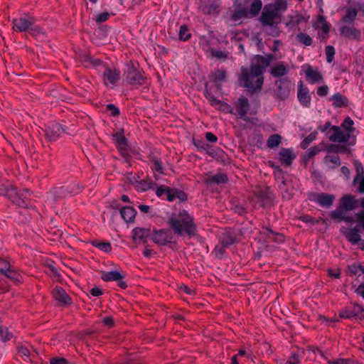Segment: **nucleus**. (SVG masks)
<instances>
[{
	"label": "nucleus",
	"mask_w": 364,
	"mask_h": 364,
	"mask_svg": "<svg viewBox=\"0 0 364 364\" xmlns=\"http://www.w3.org/2000/svg\"><path fill=\"white\" fill-rule=\"evenodd\" d=\"M263 72L262 67L257 65H252L250 71L242 70L241 80L243 82V86L247 88L250 92L253 93L261 90L263 84Z\"/></svg>",
	"instance_id": "f03ea898"
},
{
	"label": "nucleus",
	"mask_w": 364,
	"mask_h": 364,
	"mask_svg": "<svg viewBox=\"0 0 364 364\" xmlns=\"http://www.w3.org/2000/svg\"><path fill=\"white\" fill-rule=\"evenodd\" d=\"M315 136L313 134H310L306 137H305L303 141L301 142V148L303 149H306L309 144L315 139Z\"/></svg>",
	"instance_id": "0e129e2a"
},
{
	"label": "nucleus",
	"mask_w": 364,
	"mask_h": 364,
	"mask_svg": "<svg viewBox=\"0 0 364 364\" xmlns=\"http://www.w3.org/2000/svg\"><path fill=\"white\" fill-rule=\"evenodd\" d=\"M278 187L279 190L283 193L284 198H286L288 200L291 199L292 194L289 192L287 181H282L281 183H278Z\"/></svg>",
	"instance_id": "864d4df0"
},
{
	"label": "nucleus",
	"mask_w": 364,
	"mask_h": 364,
	"mask_svg": "<svg viewBox=\"0 0 364 364\" xmlns=\"http://www.w3.org/2000/svg\"><path fill=\"white\" fill-rule=\"evenodd\" d=\"M237 238L235 235L232 233H226L222 237L220 238L219 242H220L227 249L230 246L237 243Z\"/></svg>",
	"instance_id": "473e14b6"
},
{
	"label": "nucleus",
	"mask_w": 364,
	"mask_h": 364,
	"mask_svg": "<svg viewBox=\"0 0 364 364\" xmlns=\"http://www.w3.org/2000/svg\"><path fill=\"white\" fill-rule=\"evenodd\" d=\"M267 6L274 11L278 16H279L280 13L285 11L287 9L286 0H276L274 3L268 4Z\"/></svg>",
	"instance_id": "c85d7f7f"
},
{
	"label": "nucleus",
	"mask_w": 364,
	"mask_h": 364,
	"mask_svg": "<svg viewBox=\"0 0 364 364\" xmlns=\"http://www.w3.org/2000/svg\"><path fill=\"white\" fill-rule=\"evenodd\" d=\"M279 160L286 166L291 165L294 160L296 159V155L294 154L292 149L282 148L279 152Z\"/></svg>",
	"instance_id": "4be33fe9"
},
{
	"label": "nucleus",
	"mask_w": 364,
	"mask_h": 364,
	"mask_svg": "<svg viewBox=\"0 0 364 364\" xmlns=\"http://www.w3.org/2000/svg\"><path fill=\"white\" fill-rule=\"evenodd\" d=\"M12 26L14 31L17 32H28L33 36L45 34L42 28L36 23L35 18L29 15L14 18Z\"/></svg>",
	"instance_id": "20e7f679"
},
{
	"label": "nucleus",
	"mask_w": 364,
	"mask_h": 364,
	"mask_svg": "<svg viewBox=\"0 0 364 364\" xmlns=\"http://www.w3.org/2000/svg\"><path fill=\"white\" fill-rule=\"evenodd\" d=\"M273 59V55L269 54L267 57L263 55H257V61L259 64L258 66L262 67V70L265 68H267L270 65V62Z\"/></svg>",
	"instance_id": "c03bdc74"
},
{
	"label": "nucleus",
	"mask_w": 364,
	"mask_h": 364,
	"mask_svg": "<svg viewBox=\"0 0 364 364\" xmlns=\"http://www.w3.org/2000/svg\"><path fill=\"white\" fill-rule=\"evenodd\" d=\"M354 122L353 120L350 117H347L344 119L343 122L341 125V129L343 128L346 130L347 133H349L350 134L351 133L354 132L355 128L353 127Z\"/></svg>",
	"instance_id": "ea45409f"
},
{
	"label": "nucleus",
	"mask_w": 364,
	"mask_h": 364,
	"mask_svg": "<svg viewBox=\"0 0 364 364\" xmlns=\"http://www.w3.org/2000/svg\"><path fill=\"white\" fill-rule=\"evenodd\" d=\"M63 193L70 195H75L81 191V186L77 183H71L68 186L61 187Z\"/></svg>",
	"instance_id": "58836bf2"
},
{
	"label": "nucleus",
	"mask_w": 364,
	"mask_h": 364,
	"mask_svg": "<svg viewBox=\"0 0 364 364\" xmlns=\"http://www.w3.org/2000/svg\"><path fill=\"white\" fill-rule=\"evenodd\" d=\"M357 200L351 195H345L341 198L340 205L346 211H350L355 209Z\"/></svg>",
	"instance_id": "393cba45"
},
{
	"label": "nucleus",
	"mask_w": 364,
	"mask_h": 364,
	"mask_svg": "<svg viewBox=\"0 0 364 364\" xmlns=\"http://www.w3.org/2000/svg\"><path fill=\"white\" fill-rule=\"evenodd\" d=\"M358 15L357 9L354 8H348L346 14L341 18V21L344 23L352 24Z\"/></svg>",
	"instance_id": "7c9ffc66"
},
{
	"label": "nucleus",
	"mask_w": 364,
	"mask_h": 364,
	"mask_svg": "<svg viewBox=\"0 0 364 364\" xmlns=\"http://www.w3.org/2000/svg\"><path fill=\"white\" fill-rule=\"evenodd\" d=\"M191 36L188 28L186 25H181L180 26L178 38L182 41H187Z\"/></svg>",
	"instance_id": "de8ad7c7"
},
{
	"label": "nucleus",
	"mask_w": 364,
	"mask_h": 364,
	"mask_svg": "<svg viewBox=\"0 0 364 364\" xmlns=\"http://www.w3.org/2000/svg\"><path fill=\"white\" fill-rule=\"evenodd\" d=\"M4 275L6 276L9 279H11L12 282H14L16 284L21 283V281H22L21 275L18 272H17L13 267H11Z\"/></svg>",
	"instance_id": "4c0bfd02"
},
{
	"label": "nucleus",
	"mask_w": 364,
	"mask_h": 364,
	"mask_svg": "<svg viewBox=\"0 0 364 364\" xmlns=\"http://www.w3.org/2000/svg\"><path fill=\"white\" fill-rule=\"evenodd\" d=\"M324 163L328 165L329 168L335 169L340 166L341 159L338 155H327L324 158Z\"/></svg>",
	"instance_id": "72a5a7b5"
},
{
	"label": "nucleus",
	"mask_w": 364,
	"mask_h": 364,
	"mask_svg": "<svg viewBox=\"0 0 364 364\" xmlns=\"http://www.w3.org/2000/svg\"><path fill=\"white\" fill-rule=\"evenodd\" d=\"M251 18L250 16L248 8L247 7H243L242 9L235 11V12L232 15V19L235 21H238L242 18Z\"/></svg>",
	"instance_id": "e433bc0d"
},
{
	"label": "nucleus",
	"mask_w": 364,
	"mask_h": 364,
	"mask_svg": "<svg viewBox=\"0 0 364 364\" xmlns=\"http://www.w3.org/2000/svg\"><path fill=\"white\" fill-rule=\"evenodd\" d=\"M91 58L92 55L85 51L82 52L79 55L80 60L85 65V67L86 65H89Z\"/></svg>",
	"instance_id": "774afa93"
},
{
	"label": "nucleus",
	"mask_w": 364,
	"mask_h": 364,
	"mask_svg": "<svg viewBox=\"0 0 364 364\" xmlns=\"http://www.w3.org/2000/svg\"><path fill=\"white\" fill-rule=\"evenodd\" d=\"M173 194L175 199L178 198L180 201H185L187 200L188 196L183 191L178 188H173Z\"/></svg>",
	"instance_id": "338daca9"
},
{
	"label": "nucleus",
	"mask_w": 364,
	"mask_h": 364,
	"mask_svg": "<svg viewBox=\"0 0 364 364\" xmlns=\"http://www.w3.org/2000/svg\"><path fill=\"white\" fill-rule=\"evenodd\" d=\"M126 274L124 272L110 271L103 272L101 274V279L105 282H116L118 287L122 289L127 288L128 285L124 279Z\"/></svg>",
	"instance_id": "1a4fd4ad"
},
{
	"label": "nucleus",
	"mask_w": 364,
	"mask_h": 364,
	"mask_svg": "<svg viewBox=\"0 0 364 364\" xmlns=\"http://www.w3.org/2000/svg\"><path fill=\"white\" fill-rule=\"evenodd\" d=\"M193 144L198 151H203V149H208V144L202 138H193Z\"/></svg>",
	"instance_id": "09e8293b"
},
{
	"label": "nucleus",
	"mask_w": 364,
	"mask_h": 364,
	"mask_svg": "<svg viewBox=\"0 0 364 364\" xmlns=\"http://www.w3.org/2000/svg\"><path fill=\"white\" fill-rule=\"evenodd\" d=\"M282 137L277 134L271 135L267 141V146L269 149L277 147L281 143Z\"/></svg>",
	"instance_id": "a18cd8bd"
},
{
	"label": "nucleus",
	"mask_w": 364,
	"mask_h": 364,
	"mask_svg": "<svg viewBox=\"0 0 364 364\" xmlns=\"http://www.w3.org/2000/svg\"><path fill=\"white\" fill-rule=\"evenodd\" d=\"M120 79V71L115 68H110L109 65H104L102 80L106 86H115Z\"/></svg>",
	"instance_id": "9d476101"
},
{
	"label": "nucleus",
	"mask_w": 364,
	"mask_h": 364,
	"mask_svg": "<svg viewBox=\"0 0 364 364\" xmlns=\"http://www.w3.org/2000/svg\"><path fill=\"white\" fill-rule=\"evenodd\" d=\"M331 130L333 134L329 136V139L333 142L347 143L350 139V134L343 131L340 127L333 125Z\"/></svg>",
	"instance_id": "f3484780"
},
{
	"label": "nucleus",
	"mask_w": 364,
	"mask_h": 364,
	"mask_svg": "<svg viewBox=\"0 0 364 364\" xmlns=\"http://www.w3.org/2000/svg\"><path fill=\"white\" fill-rule=\"evenodd\" d=\"M4 196L10 200L13 204L19 208H28V203L26 200L21 199L20 192L18 188L14 186H10L5 189Z\"/></svg>",
	"instance_id": "9b49d317"
},
{
	"label": "nucleus",
	"mask_w": 364,
	"mask_h": 364,
	"mask_svg": "<svg viewBox=\"0 0 364 364\" xmlns=\"http://www.w3.org/2000/svg\"><path fill=\"white\" fill-rule=\"evenodd\" d=\"M339 31L341 36L347 38L360 40L361 37L360 31L353 26L343 25L340 27Z\"/></svg>",
	"instance_id": "aec40b11"
},
{
	"label": "nucleus",
	"mask_w": 364,
	"mask_h": 364,
	"mask_svg": "<svg viewBox=\"0 0 364 364\" xmlns=\"http://www.w3.org/2000/svg\"><path fill=\"white\" fill-rule=\"evenodd\" d=\"M151 230L148 228H134L132 230V238L135 242H141L143 244L147 242L148 238L151 239Z\"/></svg>",
	"instance_id": "dca6fc26"
},
{
	"label": "nucleus",
	"mask_w": 364,
	"mask_h": 364,
	"mask_svg": "<svg viewBox=\"0 0 364 364\" xmlns=\"http://www.w3.org/2000/svg\"><path fill=\"white\" fill-rule=\"evenodd\" d=\"M227 73L225 70L215 69L211 71L209 78L210 80L215 84L218 90H221L222 83L225 81Z\"/></svg>",
	"instance_id": "6ab92c4d"
},
{
	"label": "nucleus",
	"mask_w": 364,
	"mask_h": 364,
	"mask_svg": "<svg viewBox=\"0 0 364 364\" xmlns=\"http://www.w3.org/2000/svg\"><path fill=\"white\" fill-rule=\"evenodd\" d=\"M108 65L107 63H104L100 59L95 58L94 57L92 56L89 65H86V67L87 68L93 67L95 68H104V65Z\"/></svg>",
	"instance_id": "6e6d98bb"
},
{
	"label": "nucleus",
	"mask_w": 364,
	"mask_h": 364,
	"mask_svg": "<svg viewBox=\"0 0 364 364\" xmlns=\"http://www.w3.org/2000/svg\"><path fill=\"white\" fill-rule=\"evenodd\" d=\"M297 98L300 104L304 107L309 108L311 107V95L308 87H304L303 82L300 81L297 90Z\"/></svg>",
	"instance_id": "a211bd4d"
},
{
	"label": "nucleus",
	"mask_w": 364,
	"mask_h": 364,
	"mask_svg": "<svg viewBox=\"0 0 364 364\" xmlns=\"http://www.w3.org/2000/svg\"><path fill=\"white\" fill-rule=\"evenodd\" d=\"M297 41L304 45L305 46H309L313 43L312 38L305 33H299L296 35Z\"/></svg>",
	"instance_id": "49530a36"
},
{
	"label": "nucleus",
	"mask_w": 364,
	"mask_h": 364,
	"mask_svg": "<svg viewBox=\"0 0 364 364\" xmlns=\"http://www.w3.org/2000/svg\"><path fill=\"white\" fill-rule=\"evenodd\" d=\"M210 53L213 57L218 59H226L228 58V53L225 51L215 50L212 48Z\"/></svg>",
	"instance_id": "69168bd1"
},
{
	"label": "nucleus",
	"mask_w": 364,
	"mask_h": 364,
	"mask_svg": "<svg viewBox=\"0 0 364 364\" xmlns=\"http://www.w3.org/2000/svg\"><path fill=\"white\" fill-rule=\"evenodd\" d=\"M151 161L153 164V168L159 173H164L162 161L156 156H153L151 157Z\"/></svg>",
	"instance_id": "3c124183"
},
{
	"label": "nucleus",
	"mask_w": 364,
	"mask_h": 364,
	"mask_svg": "<svg viewBox=\"0 0 364 364\" xmlns=\"http://www.w3.org/2000/svg\"><path fill=\"white\" fill-rule=\"evenodd\" d=\"M92 244L94 247L106 253H108L112 250V246L109 242H100L99 240H94L92 241Z\"/></svg>",
	"instance_id": "79ce46f5"
},
{
	"label": "nucleus",
	"mask_w": 364,
	"mask_h": 364,
	"mask_svg": "<svg viewBox=\"0 0 364 364\" xmlns=\"http://www.w3.org/2000/svg\"><path fill=\"white\" fill-rule=\"evenodd\" d=\"M11 265L6 259L0 258V273L3 275L8 272L11 268Z\"/></svg>",
	"instance_id": "680f3d73"
},
{
	"label": "nucleus",
	"mask_w": 364,
	"mask_h": 364,
	"mask_svg": "<svg viewBox=\"0 0 364 364\" xmlns=\"http://www.w3.org/2000/svg\"><path fill=\"white\" fill-rule=\"evenodd\" d=\"M112 136L115 140L117 147L120 146V148H122V146H127L128 141L124 136V129H120L119 131L114 134Z\"/></svg>",
	"instance_id": "c9c22d12"
},
{
	"label": "nucleus",
	"mask_w": 364,
	"mask_h": 364,
	"mask_svg": "<svg viewBox=\"0 0 364 364\" xmlns=\"http://www.w3.org/2000/svg\"><path fill=\"white\" fill-rule=\"evenodd\" d=\"M275 85L277 86L278 97L282 100L287 99L290 94L291 88V81L287 77H284L277 80Z\"/></svg>",
	"instance_id": "2eb2a0df"
},
{
	"label": "nucleus",
	"mask_w": 364,
	"mask_h": 364,
	"mask_svg": "<svg viewBox=\"0 0 364 364\" xmlns=\"http://www.w3.org/2000/svg\"><path fill=\"white\" fill-rule=\"evenodd\" d=\"M17 353L19 356L23 358L24 360L29 358L30 351L29 350L23 346L17 347Z\"/></svg>",
	"instance_id": "e2e57ef3"
},
{
	"label": "nucleus",
	"mask_w": 364,
	"mask_h": 364,
	"mask_svg": "<svg viewBox=\"0 0 364 364\" xmlns=\"http://www.w3.org/2000/svg\"><path fill=\"white\" fill-rule=\"evenodd\" d=\"M305 21L304 17L301 14H296L291 16L290 21L287 25H291L293 26H299L300 23Z\"/></svg>",
	"instance_id": "052dcab7"
},
{
	"label": "nucleus",
	"mask_w": 364,
	"mask_h": 364,
	"mask_svg": "<svg viewBox=\"0 0 364 364\" xmlns=\"http://www.w3.org/2000/svg\"><path fill=\"white\" fill-rule=\"evenodd\" d=\"M167 224L173 232L179 236L186 234L189 238H191L197 232L193 216L184 209L179 210L178 213H173L168 218Z\"/></svg>",
	"instance_id": "f257e3e1"
},
{
	"label": "nucleus",
	"mask_w": 364,
	"mask_h": 364,
	"mask_svg": "<svg viewBox=\"0 0 364 364\" xmlns=\"http://www.w3.org/2000/svg\"><path fill=\"white\" fill-rule=\"evenodd\" d=\"M289 72L288 66L284 61L278 62L270 70V74L274 77H281L286 75Z\"/></svg>",
	"instance_id": "b1692460"
},
{
	"label": "nucleus",
	"mask_w": 364,
	"mask_h": 364,
	"mask_svg": "<svg viewBox=\"0 0 364 364\" xmlns=\"http://www.w3.org/2000/svg\"><path fill=\"white\" fill-rule=\"evenodd\" d=\"M330 100L335 108L346 107L348 105V98L339 92L333 95Z\"/></svg>",
	"instance_id": "bb28decb"
},
{
	"label": "nucleus",
	"mask_w": 364,
	"mask_h": 364,
	"mask_svg": "<svg viewBox=\"0 0 364 364\" xmlns=\"http://www.w3.org/2000/svg\"><path fill=\"white\" fill-rule=\"evenodd\" d=\"M228 176L225 173H218L213 176H210L206 178V183L208 184H222L228 182Z\"/></svg>",
	"instance_id": "c756f323"
},
{
	"label": "nucleus",
	"mask_w": 364,
	"mask_h": 364,
	"mask_svg": "<svg viewBox=\"0 0 364 364\" xmlns=\"http://www.w3.org/2000/svg\"><path fill=\"white\" fill-rule=\"evenodd\" d=\"M68 128L58 122L49 123L45 129V136L50 141H57L63 133L67 132Z\"/></svg>",
	"instance_id": "6e6552de"
},
{
	"label": "nucleus",
	"mask_w": 364,
	"mask_h": 364,
	"mask_svg": "<svg viewBox=\"0 0 364 364\" xmlns=\"http://www.w3.org/2000/svg\"><path fill=\"white\" fill-rule=\"evenodd\" d=\"M262 8V2L261 0H252L250 6L248 9L250 16L252 18L257 16L260 12Z\"/></svg>",
	"instance_id": "f704fd0d"
},
{
	"label": "nucleus",
	"mask_w": 364,
	"mask_h": 364,
	"mask_svg": "<svg viewBox=\"0 0 364 364\" xmlns=\"http://www.w3.org/2000/svg\"><path fill=\"white\" fill-rule=\"evenodd\" d=\"M277 17H279L278 15L267 5L264 7L259 17V21L262 25L263 26H269L271 30L267 33L274 37L279 35L277 23L274 21Z\"/></svg>",
	"instance_id": "39448f33"
},
{
	"label": "nucleus",
	"mask_w": 364,
	"mask_h": 364,
	"mask_svg": "<svg viewBox=\"0 0 364 364\" xmlns=\"http://www.w3.org/2000/svg\"><path fill=\"white\" fill-rule=\"evenodd\" d=\"M105 109L111 117H118L120 114V109L114 104L106 105Z\"/></svg>",
	"instance_id": "603ef678"
},
{
	"label": "nucleus",
	"mask_w": 364,
	"mask_h": 364,
	"mask_svg": "<svg viewBox=\"0 0 364 364\" xmlns=\"http://www.w3.org/2000/svg\"><path fill=\"white\" fill-rule=\"evenodd\" d=\"M306 80L311 83L314 84L319 82L323 80L321 73L318 70H314L311 66H309L305 71Z\"/></svg>",
	"instance_id": "a878e982"
},
{
	"label": "nucleus",
	"mask_w": 364,
	"mask_h": 364,
	"mask_svg": "<svg viewBox=\"0 0 364 364\" xmlns=\"http://www.w3.org/2000/svg\"><path fill=\"white\" fill-rule=\"evenodd\" d=\"M325 52L326 56V61L328 63H332L336 53V50L334 47L333 46H326L325 48Z\"/></svg>",
	"instance_id": "5fc2aeb1"
},
{
	"label": "nucleus",
	"mask_w": 364,
	"mask_h": 364,
	"mask_svg": "<svg viewBox=\"0 0 364 364\" xmlns=\"http://www.w3.org/2000/svg\"><path fill=\"white\" fill-rule=\"evenodd\" d=\"M250 107L248 99L244 96L240 97L235 102L236 113L240 119L247 122L250 121V118L247 116Z\"/></svg>",
	"instance_id": "4468645a"
},
{
	"label": "nucleus",
	"mask_w": 364,
	"mask_h": 364,
	"mask_svg": "<svg viewBox=\"0 0 364 364\" xmlns=\"http://www.w3.org/2000/svg\"><path fill=\"white\" fill-rule=\"evenodd\" d=\"M125 82L134 88L141 86L147 87L149 83L148 76L142 69H139L136 64L130 61L124 73Z\"/></svg>",
	"instance_id": "7ed1b4c3"
},
{
	"label": "nucleus",
	"mask_w": 364,
	"mask_h": 364,
	"mask_svg": "<svg viewBox=\"0 0 364 364\" xmlns=\"http://www.w3.org/2000/svg\"><path fill=\"white\" fill-rule=\"evenodd\" d=\"M356 176L353 179L354 184H357L359 179H360L364 173V168L361 163L355 164Z\"/></svg>",
	"instance_id": "13d9d810"
},
{
	"label": "nucleus",
	"mask_w": 364,
	"mask_h": 364,
	"mask_svg": "<svg viewBox=\"0 0 364 364\" xmlns=\"http://www.w3.org/2000/svg\"><path fill=\"white\" fill-rule=\"evenodd\" d=\"M363 266L360 263H353L347 267V274L349 276L356 275L359 272L363 273Z\"/></svg>",
	"instance_id": "37998d69"
},
{
	"label": "nucleus",
	"mask_w": 364,
	"mask_h": 364,
	"mask_svg": "<svg viewBox=\"0 0 364 364\" xmlns=\"http://www.w3.org/2000/svg\"><path fill=\"white\" fill-rule=\"evenodd\" d=\"M339 316L345 319L364 320V307L357 303H353L352 308L346 307L339 311Z\"/></svg>",
	"instance_id": "423d86ee"
},
{
	"label": "nucleus",
	"mask_w": 364,
	"mask_h": 364,
	"mask_svg": "<svg viewBox=\"0 0 364 364\" xmlns=\"http://www.w3.org/2000/svg\"><path fill=\"white\" fill-rule=\"evenodd\" d=\"M156 186L155 182H147V181H141L138 185V189L142 191H146L150 189H154Z\"/></svg>",
	"instance_id": "bf43d9fd"
},
{
	"label": "nucleus",
	"mask_w": 364,
	"mask_h": 364,
	"mask_svg": "<svg viewBox=\"0 0 364 364\" xmlns=\"http://www.w3.org/2000/svg\"><path fill=\"white\" fill-rule=\"evenodd\" d=\"M227 248L225 247L220 242H219L218 245H215L214 248V251L215 252L216 257L223 259H225L227 257L226 254V250Z\"/></svg>",
	"instance_id": "8fccbe9b"
},
{
	"label": "nucleus",
	"mask_w": 364,
	"mask_h": 364,
	"mask_svg": "<svg viewBox=\"0 0 364 364\" xmlns=\"http://www.w3.org/2000/svg\"><path fill=\"white\" fill-rule=\"evenodd\" d=\"M263 231L265 237L271 241L277 243L284 242V235L282 234L276 232L269 228H264Z\"/></svg>",
	"instance_id": "cd10ccee"
},
{
	"label": "nucleus",
	"mask_w": 364,
	"mask_h": 364,
	"mask_svg": "<svg viewBox=\"0 0 364 364\" xmlns=\"http://www.w3.org/2000/svg\"><path fill=\"white\" fill-rule=\"evenodd\" d=\"M329 151H332L334 153H346L348 151V149L345 145L341 144H331L329 146Z\"/></svg>",
	"instance_id": "4d7b16f0"
},
{
	"label": "nucleus",
	"mask_w": 364,
	"mask_h": 364,
	"mask_svg": "<svg viewBox=\"0 0 364 364\" xmlns=\"http://www.w3.org/2000/svg\"><path fill=\"white\" fill-rule=\"evenodd\" d=\"M54 299L57 301L59 306L65 307L73 303L71 297L60 286H56L51 291Z\"/></svg>",
	"instance_id": "ddd939ff"
},
{
	"label": "nucleus",
	"mask_w": 364,
	"mask_h": 364,
	"mask_svg": "<svg viewBox=\"0 0 364 364\" xmlns=\"http://www.w3.org/2000/svg\"><path fill=\"white\" fill-rule=\"evenodd\" d=\"M360 232V227L357 225L354 228L347 229L344 232V235L348 242L353 245H356L361 240Z\"/></svg>",
	"instance_id": "412c9836"
},
{
	"label": "nucleus",
	"mask_w": 364,
	"mask_h": 364,
	"mask_svg": "<svg viewBox=\"0 0 364 364\" xmlns=\"http://www.w3.org/2000/svg\"><path fill=\"white\" fill-rule=\"evenodd\" d=\"M203 95L210 102V105L213 106H218V105H225L226 107H228L230 108V107L227 105L226 103H223V102L220 100H218L209 90L208 88V85H205V89L203 91Z\"/></svg>",
	"instance_id": "2f4dec72"
},
{
	"label": "nucleus",
	"mask_w": 364,
	"mask_h": 364,
	"mask_svg": "<svg viewBox=\"0 0 364 364\" xmlns=\"http://www.w3.org/2000/svg\"><path fill=\"white\" fill-rule=\"evenodd\" d=\"M174 235L168 229L154 230L151 235V240L158 245L164 246L173 242Z\"/></svg>",
	"instance_id": "0eeeda50"
},
{
	"label": "nucleus",
	"mask_w": 364,
	"mask_h": 364,
	"mask_svg": "<svg viewBox=\"0 0 364 364\" xmlns=\"http://www.w3.org/2000/svg\"><path fill=\"white\" fill-rule=\"evenodd\" d=\"M119 214L126 223H131L134 221L136 210L132 206H123L119 210Z\"/></svg>",
	"instance_id": "5701e85b"
},
{
	"label": "nucleus",
	"mask_w": 364,
	"mask_h": 364,
	"mask_svg": "<svg viewBox=\"0 0 364 364\" xmlns=\"http://www.w3.org/2000/svg\"><path fill=\"white\" fill-rule=\"evenodd\" d=\"M345 211L346 210L344 208H341V206L339 205V206H338L336 210L331 212L330 217L332 220L340 222L342 220L346 214Z\"/></svg>",
	"instance_id": "a19ab883"
},
{
	"label": "nucleus",
	"mask_w": 364,
	"mask_h": 364,
	"mask_svg": "<svg viewBox=\"0 0 364 364\" xmlns=\"http://www.w3.org/2000/svg\"><path fill=\"white\" fill-rule=\"evenodd\" d=\"M310 200L321 207L328 208L333 205L336 200V196L333 194L326 193H314L312 194Z\"/></svg>",
	"instance_id": "f8f14e48"
}]
</instances>
